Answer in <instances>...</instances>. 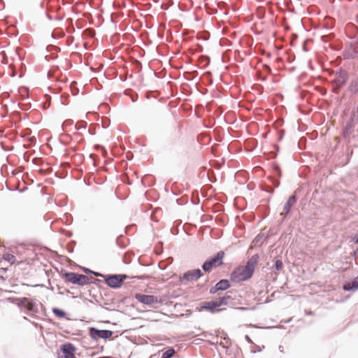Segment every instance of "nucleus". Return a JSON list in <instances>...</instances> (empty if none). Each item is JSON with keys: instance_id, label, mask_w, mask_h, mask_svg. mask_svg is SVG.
Returning <instances> with one entry per match:
<instances>
[{"instance_id": "1", "label": "nucleus", "mask_w": 358, "mask_h": 358, "mask_svg": "<svg viewBox=\"0 0 358 358\" xmlns=\"http://www.w3.org/2000/svg\"><path fill=\"white\" fill-rule=\"evenodd\" d=\"M94 275L103 278L106 283L111 288L117 289L122 286L127 276L124 274L103 275L99 273H94Z\"/></svg>"}, {"instance_id": "2", "label": "nucleus", "mask_w": 358, "mask_h": 358, "mask_svg": "<svg viewBox=\"0 0 358 358\" xmlns=\"http://www.w3.org/2000/svg\"><path fill=\"white\" fill-rule=\"evenodd\" d=\"M253 275L248 268L245 266H238L230 274V280L234 282H239L250 279Z\"/></svg>"}, {"instance_id": "3", "label": "nucleus", "mask_w": 358, "mask_h": 358, "mask_svg": "<svg viewBox=\"0 0 358 358\" xmlns=\"http://www.w3.org/2000/svg\"><path fill=\"white\" fill-rule=\"evenodd\" d=\"M224 252L219 251L217 254L211 257L210 259L206 260L202 265V268L205 272H210L213 268L218 267L223 264V259Z\"/></svg>"}, {"instance_id": "4", "label": "nucleus", "mask_w": 358, "mask_h": 358, "mask_svg": "<svg viewBox=\"0 0 358 358\" xmlns=\"http://www.w3.org/2000/svg\"><path fill=\"white\" fill-rule=\"evenodd\" d=\"M64 278L66 281L80 286H83L90 282V278L87 275L73 272L66 273Z\"/></svg>"}, {"instance_id": "5", "label": "nucleus", "mask_w": 358, "mask_h": 358, "mask_svg": "<svg viewBox=\"0 0 358 358\" xmlns=\"http://www.w3.org/2000/svg\"><path fill=\"white\" fill-rule=\"evenodd\" d=\"M135 299L140 303L148 305L150 308H155V304L161 303L157 296L154 295H146L141 293L135 294Z\"/></svg>"}, {"instance_id": "6", "label": "nucleus", "mask_w": 358, "mask_h": 358, "mask_svg": "<svg viewBox=\"0 0 358 358\" xmlns=\"http://www.w3.org/2000/svg\"><path fill=\"white\" fill-rule=\"evenodd\" d=\"M90 336L92 339L97 341L99 338L108 339L110 338L113 332L108 329L99 330L95 327H90L89 329Z\"/></svg>"}, {"instance_id": "7", "label": "nucleus", "mask_w": 358, "mask_h": 358, "mask_svg": "<svg viewBox=\"0 0 358 358\" xmlns=\"http://www.w3.org/2000/svg\"><path fill=\"white\" fill-rule=\"evenodd\" d=\"M16 300L17 301H20L21 303H24V308L28 311L32 313L38 312V306L41 304L39 302L26 297L22 299H17Z\"/></svg>"}, {"instance_id": "8", "label": "nucleus", "mask_w": 358, "mask_h": 358, "mask_svg": "<svg viewBox=\"0 0 358 358\" xmlns=\"http://www.w3.org/2000/svg\"><path fill=\"white\" fill-rule=\"evenodd\" d=\"M202 275L203 273L200 269L190 270L185 273L183 275L180 277V281L181 282L184 280L196 281Z\"/></svg>"}, {"instance_id": "9", "label": "nucleus", "mask_w": 358, "mask_h": 358, "mask_svg": "<svg viewBox=\"0 0 358 358\" xmlns=\"http://www.w3.org/2000/svg\"><path fill=\"white\" fill-rule=\"evenodd\" d=\"M76 348L73 344L66 343L62 346V354L59 355V358H76L74 355Z\"/></svg>"}, {"instance_id": "10", "label": "nucleus", "mask_w": 358, "mask_h": 358, "mask_svg": "<svg viewBox=\"0 0 358 358\" xmlns=\"http://www.w3.org/2000/svg\"><path fill=\"white\" fill-rule=\"evenodd\" d=\"M296 201V196L295 194H293L289 198L288 201L285 203L283 207V212L280 213V215L282 217L283 220L289 215V213L292 207L295 206Z\"/></svg>"}, {"instance_id": "11", "label": "nucleus", "mask_w": 358, "mask_h": 358, "mask_svg": "<svg viewBox=\"0 0 358 358\" xmlns=\"http://www.w3.org/2000/svg\"><path fill=\"white\" fill-rule=\"evenodd\" d=\"M219 306L215 301H206L203 303L201 308L209 311L211 313L220 312L222 309L219 308Z\"/></svg>"}, {"instance_id": "12", "label": "nucleus", "mask_w": 358, "mask_h": 358, "mask_svg": "<svg viewBox=\"0 0 358 358\" xmlns=\"http://www.w3.org/2000/svg\"><path fill=\"white\" fill-rule=\"evenodd\" d=\"M343 289L348 292H355L358 289V277L352 281L345 282L343 285Z\"/></svg>"}, {"instance_id": "13", "label": "nucleus", "mask_w": 358, "mask_h": 358, "mask_svg": "<svg viewBox=\"0 0 358 358\" xmlns=\"http://www.w3.org/2000/svg\"><path fill=\"white\" fill-rule=\"evenodd\" d=\"M259 255L257 254L253 255L250 259L248 261L245 266L250 270L252 273H254L255 266L257 265L259 260Z\"/></svg>"}, {"instance_id": "14", "label": "nucleus", "mask_w": 358, "mask_h": 358, "mask_svg": "<svg viewBox=\"0 0 358 358\" xmlns=\"http://www.w3.org/2000/svg\"><path fill=\"white\" fill-rule=\"evenodd\" d=\"M347 80V73L345 72H341L336 80V84L338 86V87H340L346 83Z\"/></svg>"}, {"instance_id": "15", "label": "nucleus", "mask_w": 358, "mask_h": 358, "mask_svg": "<svg viewBox=\"0 0 358 358\" xmlns=\"http://www.w3.org/2000/svg\"><path fill=\"white\" fill-rule=\"evenodd\" d=\"M353 129V124L352 122L346 124L343 130V136L345 138H349L351 135Z\"/></svg>"}, {"instance_id": "16", "label": "nucleus", "mask_w": 358, "mask_h": 358, "mask_svg": "<svg viewBox=\"0 0 358 358\" xmlns=\"http://www.w3.org/2000/svg\"><path fill=\"white\" fill-rule=\"evenodd\" d=\"M220 291H224L230 287V283L228 280L222 279L216 283Z\"/></svg>"}, {"instance_id": "17", "label": "nucleus", "mask_w": 358, "mask_h": 358, "mask_svg": "<svg viewBox=\"0 0 358 358\" xmlns=\"http://www.w3.org/2000/svg\"><path fill=\"white\" fill-rule=\"evenodd\" d=\"M349 90L352 93H358V81L352 80L349 85Z\"/></svg>"}, {"instance_id": "18", "label": "nucleus", "mask_w": 358, "mask_h": 358, "mask_svg": "<svg viewBox=\"0 0 358 358\" xmlns=\"http://www.w3.org/2000/svg\"><path fill=\"white\" fill-rule=\"evenodd\" d=\"M176 353V351L173 348H169L166 351L162 353L161 358H171L174 354Z\"/></svg>"}, {"instance_id": "19", "label": "nucleus", "mask_w": 358, "mask_h": 358, "mask_svg": "<svg viewBox=\"0 0 358 358\" xmlns=\"http://www.w3.org/2000/svg\"><path fill=\"white\" fill-rule=\"evenodd\" d=\"M3 257L4 260L10 262V264H13L15 260V256L10 253L4 254Z\"/></svg>"}, {"instance_id": "20", "label": "nucleus", "mask_w": 358, "mask_h": 358, "mask_svg": "<svg viewBox=\"0 0 358 358\" xmlns=\"http://www.w3.org/2000/svg\"><path fill=\"white\" fill-rule=\"evenodd\" d=\"M52 312L56 316L60 318H63L66 316L65 312L59 308H53Z\"/></svg>"}, {"instance_id": "21", "label": "nucleus", "mask_w": 358, "mask_h": 358, "mask_svg": "<svg viewBox=\"0 0 358 358\" xmlns=\"http://www.w3.org/2000/svg\"><path fill=\"white\" fill-rule=\"evenodd\" d=\"M87 127V122L85 121H79L75 125V129L76 130H80L82 129H85Z\"/></svg>"}, {"instance_id": "22", "label": "nucleus", "mask_w": 358, "mask_h": 358, "mask_svg": "<svg viewBox=\"0 0 358 358\" xmlns=\"http://www.w3.org/2000/svg\"><path fill=\"white\" fill-rule=\"evenodd\" d=\"M216 303H217V305L219 307L222 306H227V303L226 302V299L224 298V296H220L217 300L215 301Z\"/></svg>"}, {"instance_id": "23", "label": "nucleus", "mask_w": 358, "mask_h": 358, "mask_svg": "<svg viewBox=\"0 0 358 358\" xmlns=\"http://www.w3.org/2000/svg\"><path fill=\"white\" fill-rule=\"evenodd\" d=\"M274 266L276 271H279L282 268V262L278 259L275 262Z\"/></svg>"}, {"instance_id": "24", "label": "nucleus", "mask_w": 358, "mask_h": 358, "mask_svg": "<svg viewBox=\"0 0 358 358\" xmlns=\"http://www.w3.org/2000/svg\"><path fill=\"white\" fill-rule=\"evenodd\" d=\"M224 299H226V302L227 305H229L230 303L232 302L233 298L231 295H229L228 293H227L224 296H223Z\"/></svg>"}, {"instance_id": "25", "label": "nucleus", "mask_w": 358, "mask_h": 358, "mask_svg": "<svg viewBox=\"0 0 358 358\" xmlns=\"http://www.w3.org/2000/svg\"><path fill=\"white\" fill-rule=\"evenodd\" d=\"M219 290L218 287H217V285L215 284V286L212 287L210 289V293L212 294H214L215 293H217Z\"/></svg>"}, {"instance_id": "26", "label": "nucleus", "mask_w": 358, "mask_h": 358, "mask_svg": "<svg viewBox=\"0 0 358 358\" xmlns=\"http://www.w3.org/2000/svg\"><path fill=\"white\" fill-rule=\"evenodd\" d=\"M16 299H15V301L17 303V305L18 306H20V307H23L24 308V303H21L20 301H17Z\"/></svg>"}, {"instance_id": "27", "label": "nucleus", "mask_w": 358, "mask_h": 358, "mask_svg": "<svg viewBox=\"0 0 358 358\" xmlns=\"http://www.w3.org/2000/svg\"><path fill=\"white\" fill-rule=\"evenodd\" d=\"M245 340H246L249 343H252V340L250 339V336H249L245 335Z\"/></svg>"}, {"instance_id": "28", "label": "nucleus", "mask_w": 358, "mask_h": 358, "mask_svg": "<svg viewBox=\"0 0 358 358\" xmlns=\"http://www.w3.org/2000/svg\"><path fill=\"white\" fill-rule=\"evenodd\" d=\"M84 271H85V273H93V274H94V271H92L90 270L89 268H85V269H84Z\"/></svg>"}, {"instance_id": "29", "label": "nucleus", "mask_w": 358, "mask_h": 358, "mask_svg": "<svg viewBox=\"0 0 358 358\" xmlns=\"http://www.w3.org/2000/svg\"><path fill=\"white\" fill-rule=\"evenodd\" d=\"M87 131L91 135H94L95 134V132L94 131H92L91 129H89Z\"/></svg>"}, {"instance_id": "30", "label": "nucleus", "mask_w": 358, "mask_h": 358, "mask_svg": "<svg viewBox=\"0 0 358 358\" xmlns=\"http://www.w3.org/2000/svg\"><path fill=\"white\" fill-rule=\"evenodd\" d=\"M279 350H280V352H284V349H283V347L282 345L279 346Z\"/></svg>"}, {"instance_id": "31", "label": "nucleus", "mask_w": 358, "mask_h": 358, "mask_svg": "<svg viewBox=\"0 0 358 358\" xmlns=\"http://www.w3.org/2000/svg\"><path fill=\"white\" fill-rule=\"evenodd\" d=\"M353 241H354V242H355V243H358V238H353Z\"/></svg>"}, {"instance_id": "32", "label": "nucleus", "mask_w": 358, "mask_h": 358, "mask_svg": "<svg viewBox=\"0 0 358 358\" xmlns=\"http://www.w3.org/2000/svg\"><path fill=\"white\" fill-rule=\"evenodd\" d=\"M255 241H258V238H257H257H255Z\"/></svg>"}]
</instances>
